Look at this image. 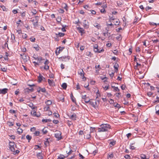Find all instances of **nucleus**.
Here are the masks:
<instances>
[{
	"mask_svg": "<svg viewBox=\"0 0 159 159\" xmlns=\"http://www.w3.org/2000/svg\"><path fill=\"white\" fill-rule=\"evenodd\" d=\"M111 128V126L108 124H102L99 128H98V132H103L107 131Z\"/></svg>",
	"mask_w": 159,
	"mask_h": 159,
	"instance_id": "obj_1",
	"label": "nucleus"
},
{
	"mask_svg": "<svg viewBox=\"0 0 159 159\" xmlns=\"http://www.w3.org/2000/svg\"><path fill=\"white\" fill-rule=\"evenodd\" d=\"M78 74L80 75V76L83 79V80H85L86 78L84 76V73L82 69L79 70L78 72Z\"/></svg>",
	"mask_w": 159,
	"mask_h": 159,
	"instance_id": "obj_2",
	"label": "nucleus"
},
{
	"mask_svg": "<svg viewBox=\"0 0 159 159\" xmlns=\"http://www.w3.org/2000/svg\"><path fill=\"white\" fill-rule=\"evenodd\" d=\"M61 133L60 131H57V132L55 134V137L58 140H60L62 138V137L61 136Z\"/></svg>",
	"mask_w": 159,
	"mask_h": 159,
	"instance_id": "obj_3",
	"label": "nucleus"
},
{
	"mask_svg": "<svg viewBox=\"0 0 159 159\" xmlns=\"http://www.w3.org/2000/svg\"><path fill=\"white\" fill-rule=\"evenodd\" d=\"M49 63V61L48 59H46L44 62V66L43 67L44 69L46 70H47L49 69V67L48 65Z\"/></svg>",
	"mask_w": 159,
	"mask_h": 159,
	"instance_id": "obj_4",
	"label": "nucleus"
},
{
	"mask_svg": "<svg viewBox=\"0 0 159 159\" xmlns=\"http://www.w3.org/2000/svg\"><path fill=\"white\" fill-rule=\"evenodd\" d=\"M15 143L13 142H10L9 143V145L10 146L9 148L11 151H14L15 150L14 148Z\"/></svg>",
	"mask_w": 159,
	"mask_h": 159,
	"instance_id": "obj_5",
	"label": "nucleus"
},
{
	"mask_svg": "<svg viewBox=\"0 0 159 159\" xmlns=\"http://www.w3.org/2000/svg\"><path fill=\"white\" fill-rule=\"evenodd\" d=\"M59 59L62 60V61H68L69 60L70 57L69 56H65L59 58Z\"/></svg>",
	"mask_w": 159,
	"mask_h": 159,
	"instance_id": "obj_6",
	"label": "nucleus"
},
{
	"mask_svg": "<svg viewBox=\"0 0 159 159\" xmlns=\"http://www.w3.org/2000/svg\"><path fill=\"white\" fill-rule=\"evenodd\" d=\"M82 98L84 99L85 102L88 103L89 102L90 99H89V97H87L86 95H82Z\"/></svg>",
	"mask_w": 159,
	"mask_h": 159,
	"instance_id": "obj_7",
	"label": "nucleus"
},
{
	"mask_svg": "<svg viewBox=\"0 0 159 159\" xmlns=\"http://www.w3.org/2000/svg\"><path fill=\"white\" fill-rule=\"evenodd\" d=\"M94 51L95 52H98V53L101 52H103L104 50L102 48L101 49H99L98 48V46H95L94 47Z\"/></svg>",
	"mask_w": 159,
	"mask_h": 159,
	"instance_id": "obj_8",
	"label": "nucleus"
},
{
	"mask_svg": "<svg viewBox=\"0 0 159 159\" xmlns=\"http://www.w3.org/2000/svg\"><path fill=\"white\" fill-rule=\"evenodd\" d=\"M8 89L7 88H4L2 89H0V94L4 95L7 93Z\"/></svg>",
	"mask_w": 159,
	"mask_h": 159,
	"instance_id": "obj_9",
	"label": "nucleus"
},
{
	"mask_svg": "<svg viewBox=\"0 0 159 159\" xmlns=\"http://www.w3.org/2000/svg\"><path fill=\"white\" fill-rule=\"evenodd\" d=\"M48 82L50 86H54L55 85V83L53 80L48 79Z\"/></svg>",
	"mask_w": 159,
	"mask_h": 159,
	"instance_id": "obj_10",
	"label": "nucleus"
},
{
	"mask_svg": "<svg viewBox=\"0 0 159 159\" xmlns=\"http://www.w3.org/2000/svg\"><path fill=\"white\" fill-rule=\"evenodd\" d=\"M77 28L79 33H81V35H82L83 34L85 33L84 30L83 28L80 27H77Z\"/></svg>",
	"mask_w": 159,
	"mask_h": 159,
	"instance_id": "obj_11",
	"label": "nucleus"
},
{
	"mask_svg": "<svg viewBox=\"0 0 159 159\" xmlns=\"http://www.w3.org/2000/svg\"><path fill=\"white\" fill-rule=\"evenodd\" d=\"M88 131L86 130L84 131V134H85V138L87 139H89L91 137V135L90 133H88Z\"/></svg>",
	"mask_w": 159,
	"mask_h": 159,
	"instance_id": "obj_12",
	"label": "nucleus"
},
{
	"mask_svg": "<svg viewBox=\"0 0 159 159\" xmlns=\"http://www.w3.org/2000/svg\"><path fill=\"white\" fill-rule=\"evenodd\" d=\"M35 109H32V111L31 112V113L34 116L38 117L39 116H38L36 114V110L37 109L35 110Z\"/></svg>",
	"mask_w": 159,
	"mask_h": 159,
	"instance_id": "obj_13",
	"label": "nucleus"
},
{
	"mask_svg": "<svg viewBox=\"0 0 159 159\" xmlns=\"http://www.w3.org/2000/svg\"><path fill=\"white\" fill-rule=\"evenodd\" d=\"M114 157V154L113 152H109L107 154V157L108 159H112Z\"/></svg>",
	"mask_w": 159,
	"mask_h": 159,
	"instance_id": "obj_14",
	"label": "nucleus"
},
{
	"mask_svg": "<svg viewBox=\"0 0 159 159\" xmlns=\"http://www.w3.org/2000/svg\"><path fill=\"white\" fill-rule=\"evenodd\" d=\"M38 81L39 83H40L42 80L43 79H45V78L40 74H39V75L38 76Z\"/></svg>",
	"mask_w": 159,
	"mask_h": 159,
	"instance_id": "obj_15",
	"label": "nucleus"
},
{
	"mask_svg": "<svg viewBox=\"0 0 159 159\" xmlns=\"http://www.w3.org/2000/svg\"><path fill=\"white\" fill-rule=\"evenodd\" d=\"M89 102L90 104L94 108H96V106L97 105V102L96 101L93 102V101H89Z\"/></svg>",
	"mask_w": 159,
	"mask_h": 159,
	"instance_id": "obj_16",
	"label": "nucleus"
},
{
	"mask_svg": "<svg viewBox=\"0 0 159 159\" xmlns=\"http://www.w3.org/2000/svg\"><path fill=\"white\" fill-rule=\"evenodd\" d=\"M88 22L86 20H84L83 22V26L85 28H88Z\"/></svg>",
	"mask_w": 159,
	"mask_h": 159,
	"instance_id": "obj_17",
	"label": "nucleus"
},
{
	"mask_svg": "<svg viewBox=\"0 0 159 159\" xmlns=\"http://www.w3.org/2000/svg\"><path fill=\"white\" fill-rule=\"evenodd\" d=\"M62 8L66 9V11H68V7L66 4L65 3H63L62 4Z\"/></svg>",
	"mask_w": 159,
	"mask_h": 159,
	"instance_id": "obj_18",
	"label": "nucleus"
},
{
	"mask_svg": "<svg viewBox=\"0 0 159 159\" xmlns=\"http://www.w3.org/2000/svg\"><path fill=\"white\" fill-rule=\"evenodd\" d=\"M28 106L31 107L32 109H37V107L36 106H34L32 102H30L29 104L28 105Z\"/></svg>",
	"mask_w": 159,
	"mask_h": 159,
	"instance_id": "obj_19",
	"label": "nucleus"
},
{
	"mask_svg": "<svg viewBox=\"0 0 159 159\" xmlns=\"http://www.w3.org/2000/svg\"><path fill=\"white\" fill-rule=\"evenodd\" d=\"M76 118V115L74 113L72 115H71L70 117V118L72 120H75Z\"/></svg>",
	"mask_w": 159,
	"mask_h": 159,
	"instance_id": "obj_20",
	"label": "nucleus"
},
{
	"mask_svg": "<svg viewBox=\"0 0 159 159\" xmlns=\"http://www.w3.org/2000/svg\"><path fill=\"white\" fill-rule=\"evenodd\" d=\"M58 99L59 101L64 102V96L62 95H61L58 98Z\"/></svg>",
	"mask_w": 159,
	"mask_h": 159,
	"instance_id": "obj_21",
	"label": "nucleus"
},
{
	"mask_svg": "<svg viewBox=\"0 0 159 159\" xmlns=\"http://www.w3.org/2000/svg\"><path fill=\"white\" fill-rule=\"evenodd\" d=\"M141 159H149V157H147L146 155L144 154H141L140 156Z\"/></svg>",
	"mask_w": 159,
	"mask_h": 159,
	"instance_id": "obj_22",
	"label": "nucleus"
},
{
	"mask_svg": "<svg viewBox=\"0 0 159 159\" xmlns=\"http://www.w3.org/2000/svg\"><path fill=\"white\" fill-rule=\"evenodd\" d=\"M106 7L107 6L106 5H104L103 6L102 8L100 10V12L101 13H106V11L105 10V8H106Z\"/></svg>",
	"mask_w": 159,
	"mask_h": 159,
	"instance_id": "obj_23",
	"label": "nucleus"
},
{
	"mask_svg": "<svg viewBox=\"0 0 159 159\" xmlns=\"http://www.w3.org/2000/svg\"><path fill=\"white\" fill-rule=\"evenodd\" d=\"M33 48L35 49V50L37 51H38L39 50V46L38 45L36 44H34L33 45Z\"/></svg>",
	"mask_w": 159,
	"mask_h": 159,
	"instance_id": "obj_24",
	"label": "nucleus"
},
{
	"mask_svg": "<svg viewBox=\"0 0 159 159\" xmlns=\"http://www.w3.org/2000/svg\"><path fill=\"white\" fill-rule=\"evenodd\" d=\"M39 89L38 90V92L39 93L40 92V91L42 92L43 93H45L46 92V89L44 88H41L40 87L39 88Z\"/></svg>",
	"mask_w": 159,
	"mask_h": 159,
	"instance_id": "obj_25",
	"label": "nucleus"
},
{
	"mask_svg": "<svg viewBox=\"0 0 159 159\" xmlns=\"http://www.w3.org/2000/svg\"><path fill=\"white\" fill-rule=\"evenodd\" d=\"M118 67H119L118 64H117V63H116L115 64L114 66V67L115 69V72H117V71L118 70Z\"/></svg>",
	"mask_w": 159,
	"mask_h": 159,
	"instance_id": "obj_26",
	"label": "nucleus"
},
{
	"mask_svg": "<svg viewBox=\"0 0 159 159\" xmlns=\"http://www.w3.org/2000/svg\"><path fill=\"white\" fill-rule=\"evenodd\" d=\"M156 113L159 115V106L157 105L156 107Z\"/></svg>",
	"mask_w": 159,
	"mask_h": 159,
	"instance_id": "obj_27",
	"label": "nucleus"
},
{
	"mask_svg": "<svg viewBox=\"0 0 159 159\" xmlns=\"http://www.w3.org/2000/svg\"><path fill=\"white\" fill-rule=\"evenodd\" d=\"M93 25L94 27L97 28L98 29H99L101 28V26L100 25V24L97 23H95Z\"/></svg>",
	"mask_w": 159,
	"mask_h": 159,
	"instance_id": "obj_28",
	"label": "nucleus"
},
{
	"mask_svg": "<svg viewBox=\"0 0 159 159\" xmlns=\"http://www.w3.org/2000/svg\"><path fill=\"white\" fill-rule=\"evenodd\" d=\"M36 156L39 159H42L43 157L41 155L40 153H37L36 154Z\"/></svg>",
	"mask_w": 159,
	"mask_h": 159,
	"instance_id": "obj_29",
	"label": "nucleus"
},
{
	"mask_svg": "<svg viewBox=\"0 0 159 159\" xmlns=\"http://www.w3.org/2000/svg\"><path fill=\"white\" fill-rule=\"evenodd\" d=\"M45 103L48 106L51 105L52 103V101L51 100H48L45 102Z\"/></svg>",
	"mask_w": 159,
	"mask_h": 159,
	"instance_id": "obj_30",
	"label": "nucleus"
},
{
	"mask_svg": "<svg viewBox=\"0 0 159 159\" xmlns=\"http://www.w3.org/2000/svg\"><path fill=\"white\" fill-rule=\"evenodd\" d=\"M66 157L63 155L60 154L59 156L58 157L57 159H64Z\"/></svg>",
	"mask_w": 159,
	"mask_h": 159,
	"instance_id": "obj_31",
	"label": "nucleus"
},
{
	"mask_svg": "<svg viewBox=\"0 0 159 159\" xmlns=\"http://www.w3.org/2000/svg\"><path fill=\"white\" fill-rule=\"evenodd\" d=\"M42 132L43 134H45L48 132V131L46 129L45 127H44L42 130Z\"/></svg>",
	"mask_w": 159,
	"mask_h": 159,
	"instance_id": "obj_32",
	"label": "nucleus"
},
{
	"mask_svg": "<svg viewBox=\"0 0 159 159\" xmlns=\"http://www.w3.org/2000/svg\"><path fill=\"white\" fill-rule=\"evenodd\" d=\"M17 131L18 133L20 134L22 132L23 130L21 128H18L17 129Z\"/></svg>",
	"mask_w": 159,
	"mask_h": 159,
	"instance_id": "obj_33",
	"label": "nucleus"
},
{
	"mask_svg": "<svg viewBox=\"0 0 159 159\" xmlns=\"http://www.w3.org/2000/svg\"><path fill=\"white\" fill-rule=\"evenodd\" d=\"M61 25L62 27L61 29V31L63 32H66V30H65V28L66 26V25L62 24H61Z\"/></svg>",
	"mask_w": 159,
	"mask_h": 159,
	"instance_id": "obj_34",
	"label": "nucleus"
},
{
	"mask_svg": "<svg viewBox=\"0 0 159 159\" xmlns=\"http://www.w3.org/2000/svg\"><path fill=\"white\" fill-rule=\"evenodd\" d=\"M56 35L57 36L59 35V36L61 37H63L64 35L65 34L61 32H59L58 34H56Z\"/></svg>",
	"mask_w": 159,
	"mask_h": 159,
	"instance_id": "obj_35",
	"label": "nucleus"
},
{
	"mask_svg": "<svg viewBox=\"0 0 159 159\" xmlns=\"http://www.w3.org/2000/svg\"><path fill=\"white\" fill-rule=\"evenodd\" d=\"M70 98H71V100L73 102H75V101H76L75 98L73 96L72 93H71V94L70 95Z\"/></svg>",
	"mask_w": 159,
	"mask_h": 159,
	"instance_id": "obj_36",
	"label": "nucleus"
},
{
	"mask_svg": "<svg viewBox=\"0 0 159 159\" xmlns=\"http://www.w3.org/2000/svg\"><path fill=\"white\" fill-rule=\"evenodd\" d=\"M51 120L50 119H43L42 120V122H44L45 123H46V122H51Z\"/></svg>",
	"mask_w": 159,
	"mask_h": 159,
	"instance_id": "obj_37",
	"label": "nucleus"
},
{
	"mask_svg": "<svg viewBox=\"0 0 159 159\" xmlns=\"http://www.w3.org/2000/svg\"><path fill=\"white\" fill-rule=\"evenodd\" d=\"M61 87L64 89H66L67 88V84L66 83H63L62 84Z\"/></svg>",
	"mask_w": 159,
	"mask_h": 159,
	"instance_id": "obj_38",
	"label": "nucleus"
},
{
	"mask_svg": "<svg viewBox=\"0 0 159 159\" xmlns=\"http://www.w3.org/2000/svg\"><path fill=\"white\" fill-rule=\"evenodd\" d=\"M26 139L28 140V142H30V141L32 139V137L29 135H27L26 136Z\"/></svg>",
	"mask_w": 159,
	"mask_h": 159,
	"instance_id": "obj_39",
	"label": "nucleus"
},
{
	"mask_svg": "<svg viewBox=\"0 0 159 159\" xmlns=\"http://www.w3.org/2000/svg\"><path fill=\"white\" fill-rule=\"evenodd\" d=\"M44 60V59H43L42 57H38L36 60L38 61L40 63L43 60Z\"/></svg>",
	"mask_w": 159,
	"mask_h": 159,
	"instance_id": "obj_40",
	"label": "nucleus"
},
{
	"mask_svg": "<svg viewBox=\"0 0 159 159\" xmlns=\"http://www.w3.org/2000/svg\"><path fill=\"white\" fill-rule=\"evenodd\" d=\"M7 124L9 126H12L14 125V123L10 121H8L7 122Z\"/></svg>",
	"mask_w": 159,
	"mask_h": 159,
	"instance_id": "obj_41",
	"label": "nucleus"
},
{
	"mask_svg": "<svg viewBox=\"0 0 159 159\" xmlns=\"http://www.w3.org/2000/svg\"><path fill=\"white\" fill-rule=\"evenodd\" d=\"M134 144V143H132L131 144L130 146V148L132 150H134L135 149V147L133 146V145Z\"/></svg>",
	"mask_w": 159,
	"mask_h": 159,
	"instance_id": "obj_42",
	"label": "nucleus"
},
{
	"mask_svg": "<svg viewBox=\"0 0 159 159\" xmlns=\"http://www.w3.org/2000/svg\"><path fill=\"white\" fill-rule=\"evenodd\" d=\"M12 152H13V154L14 155H16L17 154H18L20 151L18 150H14V151H11Z\"/></svg>",
	"mask_w": 159,
	"mask_h": 159,
	"instance_id": "obj_43",
	"label": "nucleus"
},
{
	"mask_svg": "<svg viewBox=\"0 0 159 159\" xmlns=\"http://www.w3.org/2000/svg\"><path fill=\"white\" fill-rule=\"evenodd\" d=\"M30 41L32 42H34L35 41V38L32 37L30 38Z\"/></svg>",
	"mask_w": 159,
	"mask_h": 159,
	"instance_id": "obj_44",
	"label": "nucleus"
},
{
	"mask_svg": "<svg viewBox=\"0 0 159 159\" xmlns=\"http://www.w3.org/2000/svg\"><path fill=\"white\" fill-rule=\"evenodd\" d=\"M7 68L6 67L1 68V70L2 71L6 72L7 70Z\"/></svg>",
	"mask_w": 159,
	"mask_h": 159,
	"instance_id": "obj_45",
	"label": "nucleus"
},
{
	"mask_svg": "<svg viewBox=\"0 0 159 159\" xmlns=\"http://www.w3.org/2000/svg\"><path fill=\"white\" fill-rule=\"evenodd\" d=\"M1 8L2 9V10L4 11H6V8L3 5H1L0 6Z\"/></svg>",
	"mask_w": 159,
	"mask_h": 159,
	"instance_id": "obj_46",
	"label": "nucleus"
},
{
	"mask_svg": "<svg viewBox=\"0 0 159 159\" xmlns=\"http://www.w3.org/2000/svg\"><path fill=\"white\" fill-rule=\"evenodd\" d=\"M64 48V47L60 46L57 48V49H59V51H62Z\"/></svg>",
	"mask_w": 159,
	"mask_h": 159,
	"instance_id": "obj_47",
	"label": "nucleus"
},
{
	"mask_svg": "<svg viewBox=\"0 0 159 159\" xmlns=\"http://www.w3.org/2000/svg\"><path fill=\"white\" fill-rule=\"evenodd\" d=\"M46 141H45L44 142V145H46V146H47V144H49V142L48 141V139H46Z\"/></svg>",
	"mask_w": 159,
	"mask_h": 159,
	"instance_id": "obj_48",
	"label": "nucleus"
},
{
	"mask_svg": "<svg viewBox=\"0 0 159 159\" xmlns=\"http://www.w3.org/2000/svg\"><path fill=\"white\" fill-rule=\"evenodd\" d=\"M116 144V142L115 141H111L110 143V145L111 146H111H114V145Z\"/></svg>",
	"mask_w": 159,
	"mask_h": 159,
	"instance_id": "obj_49",
	"label": "nucleus"
},
{
	"mask_svg": "<svg viewBox=\"0 0 159 159\" xmlns=\"http://www.w3.org/2000/svg\"><path fill=\"white\" fill-rule=\"evenodd\" d=\"M26 90H28V93L30 92H32L34 91V89L33 88H31V89H29V88L26 89Z\"/></svg>",
	"mask_w": 159,
	"mask_h": 159,
	"instance_id": "obj_50",
	"label": "nucleus"
},
{
	"mask_svg": "<svg viewBox=\"0 0 159 159\" xmlns=\"http://www.w3.org/2000/svg\"><path fill=\"white\" fill-rule=\"evenodd\" d=\"M41 148V147H40V146H39V145H35L34 146V149L35 150H37L38 148Z\"/></svg>",
	"mask_w": 159,
	"mask_h": 159,
	"instance_id": "obj_51",
	"label": "nucleus"
},
{
	"mask_svg": "<svg viewBox=\"0 0 159 159\" xmlns=\"http://www.w3.org/2000/svg\"><path fill=\"white\" fill-rule=\"evenodd\" d=\"M116 23H115L114 25H119V20L117 19H116Z\"/></svg>",
	"mask_w": 159,
	"mask_h": 159,
	"instance_id": "obj_52",
	"label": "nucleus"
},
{
	"mask_svg": "<svg viewBox=\"0 0 159 159\" xmlns=\"http://www.w3.org/2000/svg\"><path fill=\"white\" fill-rule=\"evenodd\" d=\"M40 132L39 131H36L34 133V134L37 136H39V135Z\"/></svg>",
	"mask_w": 159,
	"mask_h": 159,
	"instance_id": "obj_53",
	"label": "nucleus"
},
{
	"mask_svg": "<svg viewBox=\"0 0 159 159\" xmlns=\"http://www.w3.org/2000/svg\"><path fill=\"white\" fill-rule=\"evenodd\" d=\"M94 130H95L94 128L91 127V129H90V131L89 132L90 133V134H91L92 133H93L94 131Z\"/></svg>",
	"mask_w": 159,
	"mask_h": 159,
	"instance_id": "obj_54",
	"label": "nucleus"
},
{
	"mask_svg": "<svg viewBox=\"0 0 159 159\" xmlns=\"http://www.w3.org/2000/svg\"><path fill=\"white\" fill-rule=\"evenodd\" d=\"M150 24L151 25H159V23H158V24H156V23H154V22H150Z\"/></svg>",
	"mask_w": 159,
	"mask_h": 159,
	"instance_id": "obj_55",
	"label": "nucleus"
},
{
	"mask_svg": "<svg viewBox=\"0 0 159 159\" xmlns=\"http://www.w3.org/2000/svg\"><path fill=\"white\" fill-rule=\"evenodd\" d=\"M114 90L116 91L119 92L120 91V89L118 87H114Z\"/></svg>",
	"mask_w": 159,
	"mask_h": 159,
	"instance_id": "obj_56",
	"label": "nucleus"
},
{
	"mask_svg": "<svg viewBox=\"0 0 159 159\" xmlns=\"http://www.w3.org/2000/svg\"><path fill=\"white\" fill-rule=\"evenodd\" d=\"M124 157L126 159H129L130 157L129 155H126Z\"/></svg>",
	"mask_w": 159,
	"mask_h": 159,
	"instance_id": "obj_57",
	"label": "nucleus"
},
{
	"mask_svg": "<svg viewBox=\"0 0 159 159\" xmlns=\"http://www.w3.org/2000/svg\"><path fill=\"white\" fill-rule=\"evenodd\" d=\"M152 9V8L151 7H150L149 6L145 8V9L146 11H148L150 9Z\"/></svg>",
	"mask_w": 159,
	"mask_h": 159,
	"instance_id": "obj_58",
	"label": "nucleus"
},
{
	"mask_svg": "<svg viewBox=\"0 0 159 159\" xmlns=\"http://www.w3.org/2000/svg\"><path fill=\"white\" fill-rule=\"evenodd\" d=\"M57 50V49L55 51V53L57 55H58L60 53V51H59V50L58 51Z\"/></svg>",
	"mask_w": 159,
	"mask_h": 159,
	"instance_id": "obj_59",
	"label": "nucleus"
},
{
	"mask_svg": "<svg viewBox=\"0 0 159 159\" xmlns=\"http://www.w3.org/2000/svg\"><path fill=\"white\" fill-rule=\"evenodd\" d=\"M61 17H58L57 18V21L58 22H61Z\"/></svg>",
	"mask_w": 159,
	"mask_h": 159,
	"instance_id": "obj_60",
	"label": "nucleus"
},
{
	"mask_svg": "<svg viewBox=\"0 0 159 159\" xmlns=\"http://www.w3.org/2000/svg\"><path fill=\"white\" fill-rule=\"evenodd\" d=\"M110 101H109V102H110V104H113L114 103V102L113 100L111 99H110Z\"/></svg>",
	"mask_w": 159,
	"mask_h": 159,
	"instance_id": "obj_61",
	"label": "nucleus"
},
{
	"mask_svg": "<svg viewBox=\"0 0 159 159\" xmlns=\"http://www.w3.org/2000/svg\"><path fill=\"white\" fill-rule=\"evenodd\" d=\"M114 106L115 107H116L117 108H120V105L118 103H117L116 105H114Z\"/></svg>",
	"mask_w": 159,
	"mask_h": 159,
	"instance_id": "obj_62",
	"label": "nucleus"
},
{
	"mask_svg": "<svg viewBox=\"0 0 159 159\" xmlns=\"http://www.w3.org/2000/svg\"><path fill=\"white\" fill-rule=\"evenodd\" d=\"M58 122V121L57 120H53V122L55 124H57Z\"/></svg>",
	"mask_w": 159,
	"mask_h": 159,
	"instance_id": "obj_63",
	"label": "nucleus"
},
{
	"mask_svg": "<svg viewBox=\"0 0 159 159\" xmlns=\"http://www.w3.org/2000/svg\"><path fill=\"white\" fill-rule=\"evenodd\" d=\"M32 13L33 15H35L36 14L37 11L36 10L34 9L33 10V11H32Z\"/></svg>",
	"mask_w": 159,
	"mask_h": 159,
	"instance_id": "obj_64",
	"label": "nucleus"
}]
</instances>
